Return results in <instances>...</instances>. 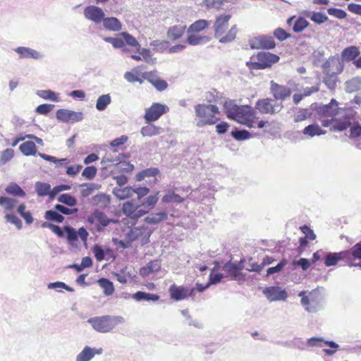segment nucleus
Returning <instances> with one entry per match:
<instances>
[{
	"label": "nucleus",
	"mask_w": 361,
	"mask_h": 361,
	"mask_svg": "<svg viewBox=\"0 0 361 361\" xmlns=\"http://www.w3.org/2000/svg\"><path fill=\"white\" fill-rule=\"evenodd\" d=\"M225 113L228 118L245 125L249 128H255V115L252 109L248 105H237L233 100L226 101L224 104Z\"/></svg>",
	"instance_id": "f257e3e1"
},
{
	"label": "nucleus",
	"mask_w": 361,
	"mask_h": 361,
	"mask_svg": "<svg viewBox=\"0 0 361 361\" xmlns=\"http://www.w3.org/2000/svg\"><path fill=\"white\" fill-rule=\"evenodd\" d=\"M332 104H329L320 106L317 110L323 116L334 117L333 118V128L335 130L343 131L351 126L353 118L350 114H347L345 110L341 109L340 111L336 112V108H332Z\"/></svg>",
	"instance_id": "f03ea898"
},
{
	"label": "nucleus",
	"mask_w": 361,
	"mask_h": 361,
	"mask_svg": "<svg viewBox=\"0 0 361 361\" xmlns=\"http://www.w3.org/2000/svg\"><path fill=\"white\" fill-rule=\"evenodd\" d=\"M231 15H221L218 16L214 22L213 28L214 31V37L219 39L220 43L226 44L233 42L238 32L237 25H233L228 32H225L228 27V21L231 19Z\"/></svg>",
	"instance_id": "7ed1b4c3"
},
{
	"label": "nucleus",
	"mask_w": 361,
	"mask_h": 361,
	"mask_svg": "<svg viewBox=\"0 0 361 361\" xmlns=\"http://www.w3.org/2000/svg\"><path fill=\"white\" fill-rule=\"evenodd\" d=\"M194 109L196 126L199 128L214 125L219 120L216 116L219 113L216 105L198 104L195 106Z\"/></svg>",
	"instance_id": "20e7f679"
},
{
	"label": "nucleus",
	"mask_w": 361,
	"mask_h": 361,
	"mask_svg": "<svg viewBox=\"0 0 361 361\" xmlns=\"http://www.w3.org/2000/svg\"><path fill=\"white\" fill-rule=\"evenodd\" d=\"M87 322L95 331L100 333H108L118 324H123L125 319L121 316L105 315L90 318Z\"/></svg>",
	"instance_id": "39448f33"
},
{
	"label": "nucleus",
	"mask_w": 361,
	"mask_h": 361,
	"mask_svg": "<svg viewBox=\"0 0 361 361\" xmlns=\"http://www.w3.org/2000/svg\"><path fill=\"white\" fill-rule=\"evenodd\" d=\"M257 61L247 62V66L252 70H263L271 68L279 61V56L267 51H260L255 56Z\"/></svg>",
	"instance_id": "423d86ee"
},
{
	"label": "nucleus",
	"mask_w": 361,
	"mask_h": 361,
	"mask_svg": "<svg viewBox=\"0 0 361 361\" xmlns=\"http://www.w3.org/2000/svg\"><path fill=\"white\" fill-rule=\"evenodd\" d=\"M19 149L22 152L23 154L25 156H31V155H35L37 154L39 157L42 158L43 159L51 161L53 163H59L61 164H63L64 163H66L68 159L66 158L63 159H57L55 157L48 155L46 154H43L41 152H37V147L32 141H27L23 143H22Z\"/></svg>",
	"instance_id": "0eeeda50"
},
{
	"label": "nucleus",
	"mask_w": 361,
	"mask_h": 361,
	"mask_svg": "<svg viewBox=\"0 0 361 361\" xmlns=\"http://www.w3.org/2000/svg\"><path fill=\"white\" fill-rule=\"evenodd\" d=\"M305 291H301L298 294V296L301 297V305L308 312L314 313L318 312L322 308V304L321 300L317 295V290H313L309 292L307 295H305Z\"/></svg>",
	"instance_id": "6e6552de"
},
{
	"label": "nucleus",
	"mask_w": 361,
	"mask_h": 361,
	"mask_svg": "<svg viewBox=\"0 0 361 361\" xmlns=\"http://www.w3.org/2000/svg\"><path fill=\"white\" fill-rule=\"evenodd\" d=\"M283 107L282 102L269 98L259 99L255 105V108L260 113L271 115L279 113Z\"/></svg>",
	"instance_id": "1a4fd4ad"
},
{
	"label": "nucleus",
	"mask_w": 361,
	"mask_h": 361,
	"mask_svg": "<svg viewBox=\"0 0 361 361\" xmlns=\"http://www.w3.org/2000/svg\"><path fill=\"white\" fill-rule=\"evenodd\" d=\"M169 107L160 103H154L148 108L144 116L147 122H153L157 121L163 114L169 111Z\"/></svg>",
	"instance_id": "9d476101"
},
{
	"label": "nucleus",
	"mask_w": 361,
	"mask_h": 361,
	"mask_svg": "<svg viewBox=\"0 0 361 361\" xmlns=\"http://www.w3.org/2000/svg\"><path fill=\"white\" fill-rule=\"evenodd\" d=\"M249 44L252 49H271L276 47V43L271 36L260 35L250 39Z\"/></svg>",
	"instance_id": "9b49d317"
},
{
	"label": "nucleus",
	"mask_w": 361,
	"mask_h": 361,
	"mask_svg": "<svg viewBox=\"0 0 361 361\" xmlns=\"http://www.w3.org/2000/svg\"><path fill=\"white\" fill-rule=\"evenodd\" d=\"M152 231H147V228L145 226L141 227H134L130 228L126 235V238L129 240L130 243L137 240L140 237L143 236L142 238V244L145 245L149 243V237Z\"/></svg>",
	"instance_id": "f8f14e48"
},
{
	"label": "nucleus",
	"mask_w": 361,
	"mask_h": 361,
	"mask_svg": "<svg viewBox=\"0 0 361 361\" xmlns=\"http://www.w3.org/2000/svg\"><path fill=\"white\" fill-rule=\"evenodd\" d=\"M262 293L270 302L285 301L288 298L286 290L280 286L267 287Z\"/></svg>",
	"instance_id": "ddd939ff"
},
{
	"label": "nucleus",
	"mask_w": 361,
	"mask_h": 361,
	"mask_svg": "<svg viewBox=\"0 0 361 361\" xmlns=\"http://www.w3.org/2000/svg\"><path fill=\"white\" fill-rule=\"evenodd\" d=\"M56 117L63 123H75L83 119V114L80 111H74L68 109H61L56 111Z\"/></svg>",
	"instance_id": "4468645a"
},
{
	"label": "nucleus",
	"mask_w": 361,
	"mask_h": 361,
	"mask_svg": "<svg viewBox=\"0 0 361 361\" xmlns=\"http://www.w3.org/2000/svg\"><path fill=\"white\" fill-rule=\"evenodd\" d=\"M83 14L87 20L95 24L102 23L105 16V13L101 8L93 5L86 6L84 8Z\"/></svg>",
	"instance_id": "2eb2a0df"
},
{
	"label": "nucleus",
	"mask_w": 361,
	"mask_h": 361,
	"mask_svg": "<svg viewBox=\"0 0 361 361\" xmlns=\"http://www.w3.org/2000/svg\"><path fill=\"white\" fill-rule=\"evenodd\" d=\"M322 68L325 75L327 76H333L341 73L343 66L338 59L331 57L323 63Z\"/></svg>",
	"instance_id": "dca6fc26"
},
{
	"label": "nucleus",
	"mask_w": 361,
	"mask_h": 361,
	"mask_svg": "<svg viewBox=\"0 0 361 361\" xmlns=\"http://www.w3.org/2000/svg\"><path fill=\"white\" fill-rule=\"evenodd\" d=\"M18 54L19 59L39 60L44 58V54L34 49L27 47H18L13 49Z\"/></svg>",
	"instance_id": "f3484780"
},
{
	"label": "nucleus",
	"mask_w": 361,
	"mask_h": 361,
	"mask_svg": "<svg viewBox=\"0 0 361 361\" xmlns=\"http://www.w3.org/2000/svg\"><path fill=\"white\" fill-rule=\"evenodd\" d=\"M244 268L243 261L241 260L238 264L228 262L226 263L223 269L229 274L232 280H243L244 276L241 272V270Z\"/></svg>",
	"instance_id": "a211bd4d"
},
{
	"label": "nucleus",
	"mask_w": 361,
	"mask_h": 361,
	"mask_svg": "<svg viewBox=\"0 0 361 361\" xmlns=\"http://www.w3.org/2000/svg\"><path fill=\"white\" fill-rule=\"evenodd\" d=\"M270 91L273 94L275 101L281 100L283 101L288 97L292 92L290 87L279 85L278 83L271 81Z\"/></svg>",
	"instance_id": "6ab92c4d"
},
{
	"label": "nucleus",
	"mask_w": 361,
	"mask_h": 361,
	"mask_svg": "<svg viewBox=\"0 0 361 361\" xmlns=\"http://www.w3.org/2000/svg\"><path fill=\"white\" fill-rule=\"evenodd\" d=\"M348 252L347 250L341 251L339 252H329L326 255L324 258V264L326 267L335 266L339 261L344 260L349 262Z\"/></svg>",
	"instance_id": "aec40b11"
},
{
	"label": "nucleus",
	"mask_w": 361,
	"mask_h": 361,
	"mask_svg": "<svg viewBox=\"0 0 361 361\" xmlns=\"http://www.w3.org/2000/svg\"><path fill=\"white\" fill-rule=\"evenodd\" d=\"M103 353L102 348H95L86 345L83 348L75 357V361H90L96 355H101Z\"/></svg>",
	"instance_id": "412c9836"
},
{
	"label": "nucleus",
	"mask_w": 361,
	"mask_h": 361,
	"mask_svg": "<svg viewBox=\"0 0 361 361\" xmlns=\"http://www.w3.org/2000/svg\"><path fill=\"white\" fill-rule=\"evenodd\" d=\"M161 264L159 259L152 260L148 262L146 266L140 269L139 274L142 277H147L152 273L159 271L161 269Z\"/></svg>",
	"instance_id": "4be33fe9"
},
{
	"label": "nucleus",
	"mask_w": 361,
	"mask_h": 361,
	"mask_svg": "<svg viewBox=\"0 0 361 361\" xmlns=\"http://www.w3.org/2000/svg\"><path fill=\"white\" fill-rule=\"evenodd\" d=\"M185 29L186 25L183 24H178L171 26L167 30L166 36L169 39L176 41L183 35Z\"/></svg>",
	"instance_id": "5701e85b"
},
{
	"label": "nucleus",
	"mask_w": 361,
	"mask_h": 361,
	"mask_svg": "<svg viewBox=\"0 0 361 361\" xmlns=\"http://www.w3.org/2000/svg\"><path fill=\"white\" fill-rule=\"evenodd\" d=\"M102 22L104 27L109 31L119 32L122 29V24L117 18L104 16Z\"/></svg>",
	"instance_id": "b1692460"
},
{
	"label": "nucleus",
	"mask_w": 361,
	"mask_h": 361,
	"mask_svg": "<svg viewBox=\"0 0 361 361\" xmlns=\"http://www.w3.org/2000/svg\"><path fill=\"white\" fill-rule=\"evenodd\" d=\"M171 298L176 301L185 299L188 296V290L182 287L177 286L175 284L169 288Z\"/></svg>",
	"instance_id": "393cba45"
},
{
	"label": "nucleus",
	"mask_w": 361,
	"mask_h": 361,
	"mask_svg": "<svg viewBox=\"0 0 361 361\" xmlns=\"http://www.w3.org/2000/svg\"><path fill=\"white\" fill-rule=\"evenodd\" d=\"M360 54L359 47L356 46H350L345 48L341 52V58L345 61H351L356 60Z\"/></svg>",
	"instance_id": "a878e982"
},
{
	"label": "nucleus",
	"mask_w": 361,
	"mask_h": 361,
	"mask_svg": "<svg viewBox=\"0 0 361 361\" xmlns=\"http://www.w3.org/2000/svg\"><path fill=\"white\" fill-rule=\"evenodd\" d=\"M326 345L331 348H338L339 345L332 341H324L321 337H312L307 341V345L310 347H322Z\"/></svg>",
	"instance_id": "bb28decb"
},
{
	"label": "nucleus",
	"mask_w": 361,
	"mask_h": 361,
	"mask_svg": "<svg viewBox=\"0 0 361 361\" xmlns=\"http://www.w3.org/2000/svg\"><path fill=\"white\" fill-rule=\"evenodd\" d=\"M168 213L166 212H160L157 213H152L145 218V221L148 224H157L168 219Z\"/></svg>",
	"instance_id": "cd10ccee"
},
{
	"label": "nucleus",
	"mask_w": 361,
	"mask_h": 361,
	"mask_svg": "<svg viewBox=\"0 0 361 361\" xmlns=\"http://www.w3.org/2000/svg\"><path fill=\"white\" fill-rule=\"evenodd\" d=\"M209 25L210 22L207 20H198L189 26L187 32L188 33H198L207 28Z\"/></svg>",
	"instance_id": "c85d7f7f"
},
{
	"label": "nucleus",
	"mask_w": 361,
	"mask_h": 361,
	"mask_svg": "<svg viewBox=\"0 0 361 361\" xmlns=\"http://www.w3.org/2000/svg\"><path fill=\"white\" fill-rule=\"evenodd\" d=\"M134 188L132 187L114 188L113 194L120 200H125L133 196Z\"/></svg>",
	"instance_id": "c756f323"
},
{
	"label": "nucleus",
	"mask_w": 361,
	"mask_h": 361,
	"mask_svg": "<svg viewBox=\"0 0 361 361\" xmlns=\"http://www.w3.org/2000/svg\"><path fill=\"white\" fill-rule=\"evenodd\" d=\"M210 37L207 36H200L197 33H188L187 42L192 46H196L209 42Z\"/></svg>",
	"instance_id": "7c9ffc66"
},
{
	"label": "nucleus",
	"mask_w": 361,
	"mask_h": 361,
	"mask_svg": "<svg viewBox=\"0 0 361 361\" xmlns=\"http://www.w3.org/2000/svg\"><path fill=\"white\" fill-rule=\"evenodd\" d=\"M163 132V129L161 127L156 126L152 124L147 125L141 128V134L144 137H152L158 135Z\"/></svg>",
	"instance_id": "2f4dec72"
},
{
	"label": "nucleus",
	"mask_w": 361,
	"mask_h": 361,
	"mask_svg": "<svg viewBox=\"0 0 361 361\" xmlns=\"http://www.w3.org/2000/svg\"><path fill=\"white\" fill-rule=\"evenodd\" d=\"M302 133L308 137H312L316 135H324L325 131L323 130L319 125L311 124L303 129Z\"/></svg>",
	"instance_id": "473e14b6"
},
{
	"label": "nucleus",
	"mask_w": 361,
	"mask_h": 361,
	"mask_svg": "<svg viewBox=\"0 0 361 361\" xmlns=\"http://www.w3.org/2000/svg\"><path fill=\"white\" fill-rule=\"evenodd\" d=\"M345 90L348 92H354L361 90V77H355L345 82Z\"/></svg>",
	"instance_id": "72a5a7b5"
},
{
	"label": "nucleus",
	"mask_w": 361,
	"mask_h": 361,
	"mask_svg": "<svg viewBox=\"0 0 361 361\" xmlns=\"http://www.w3.org/2000/svg\"><path fill=\"white\" fill-rule=\"evenodd\" d=\"M99 286L103 289L105 295H111L114 292V286L113 283L107 279L101 278L98 280Z\"/></svg>",
	"instance_id": "f704fd0d"
},
{
	"label": "nucleus",
	"mask_w": 361,
	"mask_h": 361,
	"mask_svg": "<svg viewBox=\"0 0 361 361\" xmlns=\"http://www.w3.org/2000/svg\"><path fill=\"white\" fill-rule=\"evenodd\" d=\"M133 298L137 301H157L159 299V296L157 294L137 291L133 295Z\"/></svg>",
	"instance_id": "c9c22d12"
},
{
	"label": "nucleus",
	"mask_w": 361,
	"mask_h": 361,
	"mask_svg": "<svg viewBox=\"0 0 361 361\" xmlns=\"http://www.w3.org/2000/svg\"><path fill=\"white\" fill-rule=\"evenodd\" d=\"M80 186L82 188L80 192L84 197L90 196L101 188L100 185L94 183H83Z\"/></svg>",
	"instance_id": "e433bc0d"
},
{
	"label": "nucleus",
	"mask_w": 361,
	"mask_h": 361,
	"mask_svg": "<svg viewBox=\"0 0 361 361\" xmlns=\"http://www.w3.org/2000/svg\"><path fill=\"white\" fill-rule=\"evenodd\" d=\"M111 102V97L109 94H102L99 96L96 102V109L102 111L105 110L109 104Z\"/></svg>",
	"instance_id": "4c0bfd02"
},
{
	"label": "nucleus",
	"mask_w": 361,
	"mask_h": 361,
	"mask_svg": "<svg viewBox=\"0 0 361 361\" xmlns=\"http://www.w3.org/2000/svg\"><path fill=\"white\" fill-rule=\"evenodd\" d=\"M5 191L8 194L17 197H23L25 196V191L17 183H10L6 188Z\"/></svg>",
	"instance_id": "58836bf2"
},
{
	"label": "nucleus",
	"mask_w": 361,
	"mask_h": 361,
	"mask_svg": "<svg viewBox=\"0 0 361 361\" xmlns=\"http://www.w3.org/2000/svg\"><path fill=\"white\" fill-rule=\"evenodd\" d=\"M35 188L38 196L44 197L49 194L51 185L47 183L37 181L35 183Z\"/></svg>",
	"instance_id": "ea45409f"
},
{
	"label": "nucleus",
	"mask_w": 361,
	"mask_h": 361,
	"mask_svg": "<svg viewBox=\"0 0 361 361\" xmlns=\"http://www.w3.org/2000/svg\"><path fill=\"white\" fill-rule=\"evenodd\" d=\"M162 202L164 203H182L184 200V198L180 197L179 195L176 194L173 191L168 192L164 197H162Z\"/></svg>",
	"instance_id": "a19ab883"
},
{
	"label": "nucleus",
	"mask_w": 361,
	"mask_h": 361,
	"mask_svg": "<svg viewBox=\"0 0 361 361\" xmlns=\"http://www.w3.org/2000/svg\"><path fill=\"white\" fill-rule=\"evenodd\" d=\"M158 194L159 192L147 196L145 200L140 201V206L149 209H153L159 200Z\"/></svg>",
	"instance_id": "79ce46f5"
},
{
	"label": "nucleus",
	"mask_w": 361,
	"mask_h": 361,
	"mask_svg": "<svg viewBox=\"0 0 361 361\" xmlns=\"http://www.w3.org/2000/svg\"><path fill=\"white\" fill-rule=\"evenodd\" d=\"M348 260L361 259V243H356L350 249L347 250Z\"/></svg>",
	"instance_id": "37998d69"
},
{
	"label": "nucleus",
	"mask_w": 361,
	"mask_h": 361,
	"mask_svg": "<svg viewBox=\"0 0 361 361\" xmlns=\"http://www.w3.org/2000/svg\"><path fill=\"white\" fill-rule=\"evenodd\" d=\"M140 206L131 202H127L123 204L122 210L124 214L133 219L135 212H137L136 210Z\"/></svg>",
	"instance_id": "c03bdc74"
},
{
	"label": "nucleus",
	"mask_w": 361,
	"mask_h": 361,
	"mask_svg": "<svg viewBox=\"0 0 361 361\" xmlns=\"http://www.w3.org/2000/svg\"><path fill=\"white\" fill-rule=\"evenodd\" d=\"M94 218L97 223H98L102 228L107 226L113 221L108 218V216L102 212H96L94 214Z\"/></svg>",
	"instance_id": "a18cd8bd"
},
{
	"label": "nucleus",
	"mask_w": 361,
	"mask_h": 361,
	"mask_svg": "<svg viewBox=\"0 0 361 361\" xmlns=\"http://www.w3.org/2000/svg\"><path fill=\"white\" fill-rule=\"evenodd\" d=\"M159 173V170L157 168H149L139 172L136 175V180L140 181L145 179L146 177H155Z\"/></svg>",
	"instance_id": "49530a36"
},
{
	"label": "nucleus",
	"mask_w": 361,
	"mask_h": 361,
	"mask_svg": "<svg viewBox=\"0 0 361 361\" xmlns=\"http://www.w3.org/2000/svg\"><path fill=\"white\" fill-rule=\"evenodd\" d=\"M44 217L46 219L52 221L57 223H62L64 220V217L59 213L58 211L55 210H48L45 212Z\"/></svg>",
	"instance_id": "de8ad7c7"
},
{
	"label": "nucleus",
	"mask_w": 361,
	"mask_h": 361,
	"mask_svg": "<svg viewBox=\"0 0 361 361\" xmlns=\"http://www.w3.org/2000/svg\"><path fill=\"white\" fill-rule=\"evenodd\" d=\"M37 94L44 99H48V100H50L51 102H59V98L58 97V94L56 93H55L54 92L50 90H38L37 92Z\"/></svg>",
	"instance_id": "09e8293b"
},
{
	"label": "nucleus",
	"mask_w": 361,
	"mask_h": 361,
	"mask_svg": "<svg viewBox=\"0 0 361 361\" xmlns=\"http://www.w3.org/2000/svg\"><path fill=\"white\" fill-rule=\"evenodd\" d=\"M47 288H48V289L56 290L59 293L62 292L60 290V288L65 289L66 290L69 291V292L74 291V289L73 288L70 287L69 286H68L67 284H66L65 283L61 282V281L49 283L47 285Z\"/></svg>",
	"instance_id": "8fccbe9b"
},
{
	"label": "nucleus",
	"mask_w": 361,
	"mask_h": 361,
	"mask_svg": "<svg viewBox=\"0 0 361 361\" xmlns=\"http://www.w3.org/2000/svg\"><path fill=\"white\" fill-rule=\"evenodd\" d=\"M109 195L104 193H100L92 197V203L99 207H104L109 202Z\"/></svg>",
	"instance_id": "3c124183"
},
{
	"label": "nucleus",
	"mask_w": 361,
	"mask_h": 361,
	"mask_svg": "<svg viewBox=\"0 0 361 361\" xmlns=\"http://www.w3.org/2000/svg\"><path fill=\"white\" fill-rule=\"evenodd\" d=\"M58 201L69 207H73L77 204L76 199L68 193L60 195Z\"/></svg>",
	"instance_id": "603ef678"
},
{
	"label": "nucleus",
	"mask_w": 361,
	"mask_h": 361,
	"mask_svg": "<svg viewBox=\"0 0 361 361\" xmlns=\"http://www.w3.org/2000/svg\"><path fill=\"white\" fill-rule=\"evenodd\" d=\"M18 201L15 199L8 197H0V206L3 207L6 210H11L14 208Z\"/></svg>",
	"instance_id": "864d4df0"
},
{
	"label": "nucleus",
	"mask_w": 361,
	"mask_h": 361,
	"mask_svg": "<svg viewBox=\"0 0 361 361\" xmlns=\"http://www.w3.org/2000/svg\"><path fill=\"white\" fill-rule=\"evenodd\" d=\"M119 35L123 37L124 43L126 42L127 44L131 47H135L138 49L140 48V44L133 35L126 32H122L119 34Z\"/></svg>",
	"instance_id": "5fc2aeb1"
},
{
	"label": "nucleus",
	"mask_w": 361,
	"mask_h": 361,
	"mask_svg": "<svg viewBox=\"0 0 361 361\" xmlns=\"http://www.w3.org/2000/svg\"><path fill=\"white\" fill-rule=\"evenodd\" d=\"M312 115V111L309 109H300L294 116V121L295 123L301 122L310 118Z\"/></svg>",
	"instance_id": "6e6d98bb"
},
{
	"label": "nucleus",
	"mask_w": 361,
	"mask_h": 361,
	"mask_svg": "<svg viewBox=\"0 0 361 361\" xmlns=\"http://www.w3.org/2000/svg\"><path fill=\"white\" fill-rule=\"evenodd\" d=\"M231 136L237 140H245L251 137V135L247 130L237 128L231 132Z\"/></svg>",
	"instance_id": "4d7b16f0"
},
{
	"label": "nucleus",
	"mask_w": 361,
	"mask_h": 361,
	"mask_svg": "<svg viewBox=\"0 0 361 361\" xmlns=\"http://www.w3.org/2000/svg\"><path fill=\"white\" fill-rule=\"evenodd\" d=\"M17 212L25 219L26 224H31L33 222L34 219L32 214L30 212L25 211V205L24 204L19 205Z\"/></svg>",
	"instance_id": "13d9d810"
},
{
	"label": "nucleus",
	"mask_w": 361,
	"mask_h": 361,
	"mask_svg": "<svg viewBox=\"0 0 361 361\" xmlns=\"http://www.w3.org/2000/svg\"><path fill=\"white\" fill-rule=\"evenodd\" d=\"M309 25L308 21L302 18L299 17L295 22L293 30L295 32H302L305 28H306Z\"/></svg>",
	"instance_id": "bf43d9fd"
},
{
	"label": "nucleus",
	"mask_w": 361,
	"mask_h": 361,
	"mask_svg": "<svg viewBox=\"0 0 361 361\" xmlns=\"http://www.w3.org/2000/svg\"><path fill=\"white\" fill-rule=\"evenodd\" d=\"M310 18L311 20L319 25L322 24L329 20L328 16L324 13L314 11L312 13Z\"/></svg>",
	"instance_id": "052dcab7"
},
{
	"label": "nucleus",
	"mask_w": 361,
	"mask_h": 361,
	"mask_svg": "<svg viewBox=\"0 0 361 361\" xmlns=\"http://www.w3.org/2000/svg\"><path fill=\"white\" fill-rule=\"evenodd\" d=\"M64 232L66 233V238L70 243L78 240L77 231L70 226L64 227Z\"/></svg>",
	"instance_id": "680f3d73"
},
{
	"label": "nucleus",
	"mask_w": 361,
	"mask_h": 361,
	"mask_svg": "<svg viewBox=\"0 0 361 361\" xmlns=\"http://www.w3.org/2000/svg\"><path fill=\"white\" fill-rule=\"evenodd\" d=\"M103 40L106 42L110 43L115 49H120L124 47V41L120 38H115L111 37H104Z\"/></svg>",
	"instance_id": "e2e57ef3"
},
{
	"label": "nucleus",
	"mask_w": 361,
	"mask_h": 361,
	"mask_svg": "<svg viewBox=\"0 0 361 361\" xmlns=\"http://www.w3.org/2000/svg\"><path fill=\"white\" fill-rule=\"evenodd\" d=\"M97 169L94 166H87L85 168L82 173V176L85 177L87 180H92L96 174H97Z\"/></svg>",
	"instance_id": "0e129e2a"
},
{
	"label": "nucleus",
	"mask_w": 361,
	"mask_h": 361,
	"mask_svg": "<svg viewBox=\"0 0 361 361\" xmlns=\"http://www.w3.org/2000/svg\"><path fill=\"white\" fill-rule=\"evenodd\" d=\"M149 82L158 91L160 92L165 90L168 87L167 82L162 79H150Z\"/></svg>",
	"instance_id": "69168bd1"
},
{
	"label": "nucleus",
	"mask_w": 361,
	"mask_h": 361,
	"mask_svg": "<svg viewBox=\"0 0 361 361\" xmlns=\"http://www.w3.org/2000/svg\"><path fill=\"white\" fill-rule=\"evenodd\" d=\"M327 13L332 16H334L338 19H343L346 17L347 13L345 11L340 9V8H329L327 9Z\"/></svg>",
	"instance_id": "338daca9"
},
{
	"label": "nucleus",
	"mask_w": 361,
	"mask_h": 361,
	"mask_svg": "<svg viewBox=\"0 0 361 361\" xmlns=\"http://www.w3.org/2000/svg\"><path fill=\"white\" fill-rule=\"evenodd\" d=\"M13 155L14 151L12 149L8 148L4 150L1 154L0 163L1 164H5L13 157Z\"/></svg>",
	"instance_id": "774afa93"
}]
</instances>
